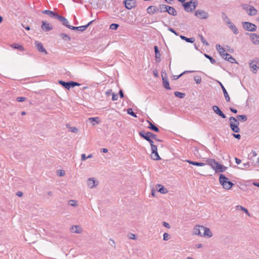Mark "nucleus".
<instances>
[{"label": "nucleus", "instance_id": "21", "mask_svg": "<svg viewBox=\"0 0 259 259\" xmlns=\"http://www.w3.org/2000/svg\"><path fill=\"white\" fill-rule=\"evenodd\" d=\"M35 47H36L37 50L41 53H44L45 54H47L48 52L46 50V49L44 48L42 44L39 41H35Z\"/></svg>", "mask_w": 259, "mask_h": 259}, {"label": "nucleus", "instance_id": "64", "mask_svg": "<svg viewBox=\"0 0 259 259\" xmlns=\"http://www.w3.org/2000/svg\"><path fill=\"white\" fill-rule=\"evenodd\" d=\"M235 162H236V163L237 164H240V163H241V160L240 159H239V158H237V157H235Z\"/></svg>", "mask_w": 259, "mask_h": 259}, {"label": "nucleus", "instance_id": "29", "mask_svg": "<svg viewBox=\"0 0 259 259\" xmlns=\"http://www.w3.org/2000/svg\"><path fill=\"white\" fill-rule=\"evenodd\" d=\"M147 122H148L149 125L148 126V128L150 129L151 130L158 133L159 132V128L153 123H152L151 121L147 120Z\"/></svg>", "mask_w": 259, "mask_h": 259}, {"label": "nucleus", "instance_id": "11", "mask_svg": "<svg viewBox=\"0 0 259 259\" xmlns=\"http://www.w3.org/2000/svg\"><path fill=\"white\" fill-rule=\"evenodd\" d=\"M139 134L141 138H143L145 140H147L150 138L151 139L155 138V134L149 132L145 133V131H140Z\"/></svg>", "mask_w": 259, "mask_h": 259}, {"label": "nucleus", "instance_id": "8", "mask_svg": "<svg viewBox=\"0 0 259 259\" xmlns=\"http://www.w3.org/2000/svg\"><path fill=\"white\" fill-rule=\"evenodd\" d=\"M161 77L164 88L167 90H170L167 73H166L165 71L162 70Z\"/></svg>", "mask_w": 259, "mask_h": 259}, {"label": "nucleus", "instance_id": "54", "mask_svg": "<svg viewBox=\"0 0 259 259\" xmlns=\"http://www.w3.org/2000/svg\"><path fill=\"white\" fill-rule=\"evenodd\" d=\"M169 235L167 233H164L163 234V240L165 241H167L169 239Z\"/></svg>", "mask_w": 259, "mask_h": 259}, {"label": "nucleus", "instance_id": "42", "mask_svg": "<svg viewBox=\"0 0 259 259\" xmlns=\"http://www.w3.org/2000/svg\"><path fill=\"white\" fill-rule=\"evenodd\" d=\"M238 120L246 121L247 120V116L245 115H239L237 116Z\"/></svg>", "mask_w": 259, "mask_h": 259}, {"label": "nucleus", "instance_id": "1", "mask_svg": "<svg viewBox=\"0 0 259 259\" xmlns=\"http://www.w3.org/2000/svg\"><path fill=\"white\" fill-rule=\"evenodd\" d=\"M219 182L223 188L226 190L230 189L234 184L223 174H220L219 176Z\"/></svg>", "mask_w": 259, "mask_h": 259}, {"label": "nucleus", "instance_id": "31", "mask_svg": "<svg viewBox=\"0 0 259 259\" xmlns=\"http://www.w3.org/2000/svg\"><path fill=\"white\" fill-rule=\"evenodd\" d=\"M227 167L220 164L219 162L217 164V167L215 169V172H224L227 169Z\"/></svg>", "mask_w": 259, "mask_h": 259}, {"label": "nucleus", "instance_id": "32", "mask_svg": "<svg viewBox=\"0 0 259 259\" xmlns=\"http://www.w3.org/2000/svg\"><path fill=\"white\" fill-rule=\"evenodd\" d=\"M69 29H70L73 30H78L80 32H83L85 30H86V27H85L84 25L78 27L71 26L69 27Z\"/></svg>", "mask_w": 259, "mask_h": 259}, {"label": "nucleus", "instance_id": "50", "mask_svg": "<svg viewBox=\"0 0 259 259\" xmlns=\"http://www.w3.org/2000/svg\"><path fill=\"white\" fill-rule=\"evenodd\" d=\"M146 141H148L150 144L151 148H154L157 146L156 145L154 144V142L151 139H151L150 138V139L147 140Z\"/></svg>", "mask_w": 259, "mask_h": 259}, {"label": "nucleus", "instance_id": "19", "mask_svg": "<svg viewBox=\"0 0 259 259\" xmlns=\"http://www.w3.org/2000/svg\"><path fill=\"white\" fill-rule=\"evenodd\" d=\"M223 57L225 60H227L231 63H237L236 60L230 54L227 53L223 54Z\"/></svg>", "mask_w": 259, "mask_h": 259}, {"label": "nucleus", "instance_id": "22", "mask_svg": "<svg viewBox=\"0 0 259 259\" xmlns=\"http://www.w3.org/2000/svg\"><path fill=\"white\" fill-rule=\"evenodd\" d=\"M70 231L73 233L80 234L82 232V229L80 226L73 225L71 227Z\"/></svg>", "mask_w": 259, "mask_h": 259}, {"label": "nucleus", "instance_id": "3", "mask_svg": "<svg viewBox=\"0 0 259 259\" xmlns=\"http://www.w3.org/2000/svg\"><path fill=\"white\" fill-rule=\"evenodd\" d=\"M229 120L230 121V126L231 130L234 133H239L240 132L239 121L236 118L232 116L230 117Z\"/></svg>", "mask_w": 259, "mask_h": 259}, {"label": "nucleus", "instance_id": "28", "mask_svg": "<svg viewBox=\"0 0 259 259\" xmlns=\"http://www.w3.org/2000/svg\"><path fill=\"white\" fill-rule=\"evenodd\" d=\"M156 187L157 192H159L161 194H165L168 192V191L167 190V189L166 188H165L164 187V186L161 185L157 184L156 186Z\"/></svg>", "mask_w": 259, "mask_h": 259}, {"label": "nucleus", "instance_id": "36", "mask_svg": "<svg viewBox=\"0 0 259 259\" xmlns=\"http://www.w3.org/2000/svg\"><path fill=\"white\" fill-rule=\"evenodd\" d=\"M11 47L14 49H17L20 51L23 52L24 51V49L22 45L18 44H13L11 45Z\"/></svg>", "mask_w": 259, "mask_h": 259}, {"label": "nucleus", "instance_id": "56", "mask_svg": "<svg viewBox=\"0 0 259 259\" xmlns=\"http://www.w3.org/2000/svg\"><path fill=\"white\" fill-rule=\"evenodd\" d=\"M70 131L73 133H77L78 132V128L76 127H70Z\"/></svg>", "mask_w": 259, "mask_h": 259}, {"label": "nucleus", "instance_id": "5", "mask_svg": "<svg viewBox=\"0 0 259 259\" xmlns=\"http://www.w3.org/2000/svg\"><path fill=\"white\" fill-rule=\"evenodd\" d=\"M222 15L224 16L223 20L226 21V19H228V21H226V23L228 24V27L232 30L233 33L235 34L238 33V30L236 26L231 21L230 19L228 18V17L225 14V13H223Z\"/></svg>", "mask_w": 259, "mask_h": 259}, {"label": "nucleus", "instance_id": "25", "mask_svg": "<svg viewBox=\"0 0 259 259\" xmlns=\"http://www.w3.org/2000/svg\"><path fill=\"white\" fill-rule=\"evenodd\" d=\"M42 13L44 14H47V15H49L50 17H51L52 18H55V19L56 18V17H57V16L58 15L57 13H56L52 11L47 10L42 11Z\"/></svg>", "mask_w": 259, "mask_h": 259}, {"label": "nucleus", "instance_id": "24", "mask_svg": "<svg viewBox=\"0 0 259 259\" xmlns=\"http://www.w3.org/2000/svg\"><path fill=\"white\" fill-rule=\"evenodd\" d=\"M206 163L208 165H210L212 169H215L217 167V164L218 163L214 159H208L206 160Z\"/></svg>", "mask_w": 259, "mask_h": 259}, {"label": "nucleus", "instance_id": "52", "mask_svg": "<svg viewBox=\"0 0 259 259\" xmlns=\"http://www.w3.org/2000/svg\"><path fill=\"white\" fill-rule=\"evenodd\" d=\"M237 207H240L241 210H242L243 211H244L247 214L249 215V213L248 210L246 208L242 207L241 206H237Z\"/></svg>", "mask_w": 259, "mask_h": 259}, {"label": "nucleus", "instance_id": "47", "mask_svg": "<svg viewBox=\"0 0 259 259\" xmlns=\"http://www.w3.org/2000/svg\"><path fill=\"white\" fill-rule=\"evenodd\" d=\"M199 36L200 37L201 42L206 46H209L208 42L203 38L202 35L199 34Z\"/></svg>", "mask_w": 259, "mask_h": 259}, {"label": "nucleus", "instance_id": "16", "mask_svg": "<svg viewBox=\"0 0 259 259\" xmlns=\"http://www.w3.org/2000/svg\"><path fill=\"white\" fill-rule=\"evenodd\" d=\"M204 230V226H196L194 228L193 234L200 236H202V232Z\"/></svg>", "mask_w": 259, "mask_h": 259}, {"label": "nucleus", "instance_id": "58", "mask_svg": "<svg viewBox=\"0 0 259 259\" xmlns=\"http://www.w3.org/2000/svg\"><path fill=\"white\" fill-rule=\"evenodd\" d=\"M168 30L171 32L172 33H174L176 35H178L179 34L178 32H177L173 28H171V27H169L168 28Z\"/></svg>", "mask_w": 259, "mask_h": 259}, {"label": "nucleus", "instance_id": "40", "mask_svg": "<svg viewBox=\"0 0 259 259\" xmlns=\"http://www.w3.org/2000/svg\"><path fill=\"white\" fill-rule=\"evenodd\" d=\"M99 118L98 117H91L88 119V120L93 125H95L96 123H98Z\"/></svg>", "mask_w": 259, "mask_h": 259}, {"label": "nucleus", "instance_id": "59", "mask_svg": "<svg viewBox=\"0 0 259 259\" xmlns=\"http://www.w3.org/2000/svg\"><path fill=\"white\" fill-rule=\"evenodd\" d=\"M65 174V171L63 170H60L58 172V175L60 176V177H62L63 176H64Z\"/></svg>", "mask_w": 259, "mask_h": 259}, {"label": "nucleus", "instance_id": "38", "mask_svg": "<svg viewBox=\"0 0 259 259\" xmlns=\"http://www.w3.org/2000/svg\"><path fill=\"white\" fill-rule=\"evenodd\" d=\"M63 40L69 41L71 40V37L67 34L61 33L59 35Z\"/></svg>", "mask_w": 259, "mask_h": 259}, {"label": "nucleus", "instance_id": "4", "mask_svg": "<svg viewBox=\"0 0 259 259\" xmlns=\"http://www.w3.org/2000/svg\"><path fill=\"white\" fill-rule=\"evenodd\" d=\"M59 83L64 88L69 90L71 88H74L76 86H79L80 84L74 81H69L65 82L63 80H60L58 81Z\"/></svg>", "mask_w": 259, "mask_h": 259}, {"label": "nucleus", "instance_id": "51", "mask_svg": "<svg viewBox=\"0 0 259 259\" xmlns=\"http://www.w3.org/2000/svg\"><path fill=\"white\" fill-rule=\"evenodd\" d=\"M26 100V98L25 97H17L16 99V101L20 102H22L25 101Z\"/></svg>", "mask_w": 259, "mask_h": 259}, {"label": "nucleus", "instance_id": "10", "mask_svg": "<svg viewBox=\"0 0 259 259\" xmlns=\"http://www.w3.org/2000/svg\"><path fill=\"white\" fill-rule=\"evenodd\" d=\"M243 8L247 11V14L249 16H254L257 14V11L253 6L244 5Z\"/></svg>", "mask_w": 259, "mask_h": 259}, {"label": "nucleus", "instance_id": "37", "mask_svg": "<svg viewBox=\"0 0 259 259\" xmlns=\"http://www.w3.org/2000/svg\"><path fill=\"white\" fill-rule=\"evenodd\" d=\"M180 38L187 42L193 43L195 41V38L194 37L188 38L184 35H180Z\"/></svg>", "mask_w": 259, "mask_h": 259}, {"label": "nucleus", "instance_id": "2", "mask_svg": "<svg viewBox=\"0 0 259 259\" xmlns=\"http://www.w3.org/2000/svg\"><path fill=\"white\" fill-rule=\"evenodd\" d=\"M198 5L197 0H191L186 3H182V5L185 10L187 12H191L194 11Z\"/></svg>", "mask_w": 259, "mask_h": 259}, {"label": "nucleus", "instance_id": "23", "mask_svg": "<svg viewBox=\"0 0 259 259\" xmlns=\"http://www.w3.org/2000/svg\"><path fill=\"white\" fill-rule=\"evenodd\" d=\"M147 13L150 15H153L156 12H158V7L150 6L147 9Z\"/></svg>", "mask_w": 259, "mask_h": 259}, {"label": "nucleus", "instance_id": "27", "mask_svg": "<svg viewBox=\"0 0 259 259\" xmlns=\"http://www.w3.org/2000/svg\"><path fill=\"white\" fill-rule=\"evenodd\" d=\"M219 83L224 93L226 101L227 102H229L230 101V98L227 90L221 82H220Z\"/></svg>", "mask_w": 259, "mask_h": 259}, {"label": "nucleus", "instance_id": "60", "mask_svg": "<svg viewBox=\"0 0 259 259\" xmlns=\"http://www.w3.org/2000/svg\"><path fill=\"white\" fill-rule=\"evenodd\" d=\"M233 136L235 138L238 140L240 139L241 138V135L239 134H233Z\"/></svg>", "mask_w": 259, "mask_h": 259}, {"label": "nucleus", "instance_id": "57", "mask_svg": "<svg viewBox=\"0 0 259 259\" xmlns=\"http://www.w3.org/2000/svg\"><path fill=\"white\" fill-rule=\"evenodd\" d=\"M128 237L130 239H133V240H135L137 239L136 235L132 234V233H130V234L128 235Z\"/></svg>", "mask_w": 259, "mask_h": 259}, {"label": "nucleus", "instance_id": "15", "mask_svg": "<svg viewBox=\"0 0 259 259\" xmlns=\"http://www.w3.org/2000/svg\"><path fill=\"white\" fill-rule=\"evenodd\" d=\"M212 110L214 112V113L221 117L222 118H226V116L225 114L221 111V110L220 109V108L217 106L214 105L212 106Z\"/></svg>", "mask_w": 259, "mask_h": 259}, {"label": "nucleus", "instance_id": "49", "mask_svg": "<svg viewBox=\"0 0 259 259\" xmlns=\"http://www.w3.org/2000/svg\"><path fill=\"white\" fill-rule=\"evenodd\" d=\"M194 79L196 82L198 84L200 83L201 82V78L199 76H195Z\"/></svg>", "mask_w": 259, "mask_h": 259}, {"label": "nucleus", "instance_id": "26", "mask_svg": "<svg viewBox=\"0 0 259 259\" xmlns=\"http://www.w3.org/2000/svg\"><path fill=\"white\" fill-rule=\"evenodd\" d=\"M154 52H155V60H156V61L157 62L159 63L161 61V59H160L161 54H160V53L159 52V49H158V48L157 46H155L154 48Z\"/></svg>", "mask_w": 259, "mask_h": 259}, {"label": "nucleus", "instance_id": "44", "mask_svg": "<svg viewBox=\"0 0 259 259\" xmlns=\"http://www.w3.org/2000/svg\"><path fill=\"white\" fill-rule=\"evenodd\" d=\"M204 56L205 58H206L207 59L209 60V61L211 64H213L215 63V62H216L215 60L210 56H209L206 54H204Z\"/></svg>", "mask_w": 259, "mask_h": 259}, {"label": "nucleus", "instance_id": "18", "mask_svg": "<svg viewBox=\"0 0 259 259\" xmlns=\"http://www.w3.org/2000/svg\"><path fill=\"white\" fill-rule=\"evenodd\" d=\"M250 38L254 45L259 44V35L256 33H250Z\"/></svg>", "mask_w": 259, "mask_h": 259}, {"label": "nucleus", "instance_id": "45", "mask_svg": "<svg viewBox=\"0 0 259 259\" xmlns=\"http://www.w3.org/2000/svg\"><path fill=\"white\" fill-rule=\"evenodd\" d=\"M127 114L131 115V116H132L134 117H137L136 114L133 111V110L132 108H128L127 110Z\"/></svg>", "mask_w": 259, "mask_h": 259}, {"label": "nucleus", "instance_id": "62", "mask_svg": "<svg viewBox=\"0 0 259 259\" xmlns=\"http://www.w3.org/2000/svg\"><path fill=\"white\" fill-rule=\"evenodd\" d=\"M118 94H119V97H120V98H123L124 97V94H123L122 90H120L119 91V93Z\"/></svg>", "mask_w": 259, "mask_h": 259}, {"label": "nucleus", "instance_id": "34", "mask_svg": "<svg viewBox=\"0 0 259 259\" xmlns=\"http://www.w3.org/2000/svg\"><path fill=\"white\" fill-rule=\"evenodd\" d=\"M186 161L189 163V164L198 166H202L205 165V164L203 162L193 161L190 160H186Z\"/></svg>", "mask_w": 259, "mask_h": 259}, {"label": "nucleus", "instance_id": "9", "mask_svg": "<svg viewBox=\"0 0 259 259\" xmlns=\"http://www.w3.org/2000/svg\"><path fill=\"white\" fill-rule=\"evenodd\" d=\"M195 15L201 19H206L209 17L208 13L202 10H197L195 11Z\"/></svg>", "mask_w": 259, "mask_h": 259}, {"label": "nucleus", "instance_id": "61", "mask_svg": "<svg viewBox=\"0 0 259 259\" xmlns=\"http://www.w3.org/2000/svg\"><path fill=\"white\" fill-rule=\"evenodd\" d=\"M87 159V157L85 154H82L81 156V161H84Z\"/></svg>", "mask_w": 259, "mask_h": 259}, {"label": "nucleus", "instance_id": "48", "mask_svg": "<svg viewBox=\"0 0 259 259\" xmlns=\"http://www.w3.org/2000/svg\"><path fill=\"white\" fill-rule=\"evenodd\" d=\"M119 27V25L116 23H112L110 26V28L112 30H116Z\"/></svg>", "mask_w": 259, "mask_h": 259}, {"label": "nucleus", "instance_id": "35", "mask_svg": "<svg viewBox=\"0 0 259 259\" xmlns=\"http://www.w3.org/2000/svg\"><path fill=\"white\" fill-rule=\"evenodd\" d=\"M167 6L164 4H160L158 6V12L161 13L166 12Z\"/></svg>", "mask_w": 259, "mask_h": 259}, {"label": "nucleus", "instance_id": "53", "mask_svg": "<svg viewBox=\"0 0 259 259\" xmlns=\"http://www.w3.org/2000/svg\"><path fill=\"white\" fill-rule=\"evenodd\" d=\"M249 166V163L247 162L246 163H243L242 166L241 167H240V168L242 169H246L247 167H248Z\"/></svg>", "mask_w": 259, "mask_h": 259}, {"label": "nucleus", "instance_id": "13", "mask_svg": "<svg viewBox=\"0 0 259 259\" xmlns=\"http://www.w3.org/2000/svg\"><path fill=\"white\" fill-rule=\"evenodd\" d=\"M124 4L125 8L128 10H131L136 6V2L135 0H125L124 1Z\"/></svg>", "mask_w": 259, "mask_h": 259}, {"label": "nucleus", "instance_id": "7", "mask_svg": "<svg viewBox=\"0 0 259 259\" xmlns=\"http://www.w3.org/2000/svg\"><path fill=\"white\" fill-rule=\"evenodd\" d=\"M249 67L252 69V72L255 74L259 69V59L256 58L253 61H250L249 63Z\"/></svg>", "mask_w": 259, "mask_h": 259}, {"label": "nucleus", "instance_id": "41", "mask_svg": "<svg viewBox=\"0 0 259 259\" xmlns=\"http://www.w3.org/2000/svg\"><path fill=\"white\" fill-rule=\"evenodd\" d=\"M194 72V71H185L184 72H183V73H182L181 74H180L179 75H173L172 77H173L174 79L176 80V79H177L179 78L183 75H184V74H185L186 73H191V72Z\"/></svg>", "mask_w": 259, "mask_h": 259}, {"label": "nucleus", "instance_id": "17", "mask_svg": "<svg viewBox=\"0 0 259 259\" xmlns=\"http://www.w3.org/2000/svg\"><path fill=\"white\" fill-rule=\"evenodd\" d=\"M56 19L59 20L61 22H62V23L63 25H64L65 26H66V27H67L68 28H69V27L71 26L69 24V22L66 18H65L64 17L59 15V14L58 15V16Z\"/></svg>", "mask_w": 259, "mask_h": 259}, {"label": "nucleus", "instance_id": "6", "mask_svg": "<svg viewBox=\"0 0 259 259\" xmlns=\"http://www.w3.org/2000/svg\"><path fill=\"white\" fill-rule=\"evenodd\" d=\"M243 28L248 31H255L256 30V26L249 22H242Z\"/></svg>", "mask_w": 259, "mask_h": 259}, {"label": "nucleus", "instance_id": "30", "mask_svg": "<svg viewBox=\"0 0 259 259\" xmlns=\"http://www.w3.org/2000/svg\"><path fill=\"white\" fill-rule=\"evenodd\" d=\"M167 10L166 11V12H167L169 15L174 16H175L177 15V11L174 8L167 6Z\"/></svg>", "mask_w": 259, "mask_h": 259}, {"label": "nucleus", "instance_id": "55", "mask_svg": "<svg viewBox=\"0 0 259 259\" xmlns=\"http://www.w3.org/2000/svg\"><path fill=\"white\" fill-rule=\"evenodd\" d=\"M118 99V95L117 94L112 93V101H116Z\"/></svg>", "mask_w": 259, "mask_h": 259}, {"label": "nucleus", "instance_id": "14", "mask_svg": "<svg viewBox=\"0 0 259 259\" xmlns=\"http://www.w3.org/2000/svg\"><path fill=\"white\" fill-rule=\"evenodd\" d=\"M41 28L45 31H49L53 29V27L49 23L46 21H42Z\"/></svg>", "mask_w": 259, "mask_h": 259}, {"label": "nucleus", "instance_id": "33", "mask_svg": "<svg viewBox=\"0 0 259 259\" xmlns=\"http://www.w3.org/2000/svg\"><path fill=\"white\" fill-rule=\"evenodd\" d=\"M203 232L202 236H207L208 237H210L212 236L211 232L208 228L204 227V230H203Z\"/></svg>", "mask_w": 259, "mask_h": 259}, {"label": "nucleus", "instance_id": "39", "mask_svg": "<svg viewBox=\"0 0 259 259\" xmlns=\"http://www.w3.org/2000/svg\"><path fill=\"white\" fill-rule=\"evenodd\" d=\"M216 49L218 52L220 53L221 56L223 57V54H225V50L220 45H216Z\"/></svg>", "mask_w": 259, "mask_h": 259}, {"label": "nucleus", "instance_id": "46", "mask_svg": "<svg viewBox=\"0 0 259 259\" xmlns=\"http://www.w3.org/2000/svg\"><path fill=\"white\" fill-rule=\"evenodd\" d=\"M68 204H69V205H70V206H72L75 207V206H77V201L75 200H69L68 202Z\"/></svg>", "mask_w": 259, "mask_h": 259}, {"label": "nucleus", "instance_id": "43", "mask_svg": "<svg viewBox=\"0 0 259 259\" xmlns=\"http://www.w3.org/2000/svg\"><path fill=\"white\" fill-rule=\"evenodd\" d=\"M174 95L177 97H179L180 98H184V97L185 96V94L184 93H181V92H175L174 93Z\"/></svg>", "mask_w": 259, "mask_h": 259}, {"label": "nucleus", "instance_id": "20", "mask_svg": "<svg viewBox=\"0 0 259 259\" xmlns=\"http://www.w3.org/2000/svg\"><path fill=\"white\" fill-rule=\"evenodd\" d=\"M98 184V182L96 181L94 178H90L88 180L87 185L90 188H93Z\"/></svg>", "mask_w": 259, "mask_h": 259}, {"label": "nucleus", "instance_id": "12", "mask_svg": "<svg viewBox=\"0 0 259 259\" xmlns=\"http://www.w3.org/2000/svg\"><path fill=\"white\" fill-rule=\"evenodd\" d=\"M151 158L154 160H159L161 159V158L157 152V146L151 148Z\"/></svg>", "mask_w": 259, "mask_h": 259}, {"label": "nucleus", "instance_id": "63", "mask_svg": "<svg viewBox=\"0 0 259 259\" xmlns=\"http://www.w3.org/2000/svg\"><path fill=\"white\" fill-rule=\"evenodd\" d=\"M163 225L165 227H166V228H170V226L169 224L168 223H166V222H163Z\"/></svg>", "mask_w": 259, "mask_h": 259}]
</instances>
